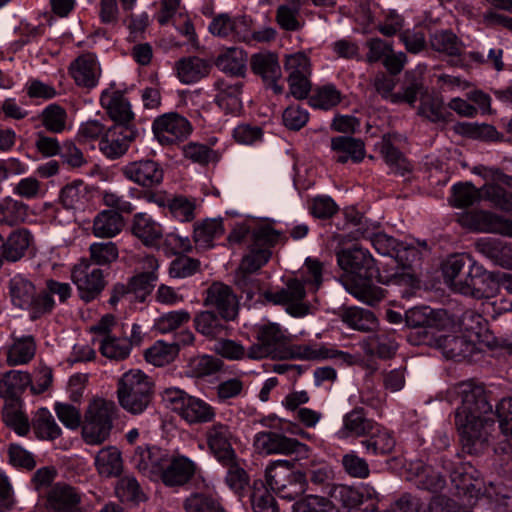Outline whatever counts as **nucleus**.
Listing matches in <instances>:
<instances>
[{
	"mask_svg": "<svg viewBox=\"0 0 512 512\" xmlns=\"http://www.w3.org/2000/svg\"><path fill=\"white\" fill-rule=\"evenodd\" d=\"M157 274L154 271L143 272L130 278L128 285L134 299V302H144L152 292Z\"/></svg>",
	"mask_w": 512,
	"mask_h": 512,
	"instance_id": "nucleus-57",
	"label": "nucleus"
},
{
	"mask_svg": "<svg viewBox=\"0 0 512 512\" xmlns=\"http://www.w3.org/2000/svg\"><path fill=\"white\" fill-rule=\"evenodd\" d=\"M117 395L124 410L133 415L141 414L152 402L154 382L141 370H129L118 381Z\"/></svg>",
	"mask_w": 512,
	"mask_h": 512,
	"instance_id": "nucleus-4",
	"label": "nucleus"
},
{
	"mask_svg": "<svg viewBox=\"0 0 512 512\" xmlns=\"http://www.w3.org/2000/svg\"><path fill=\"white\" fill-rule=\"evenodd\" d=\"M292 466L287 460H278L266 468L268 486L279 498L287 501L298 499L307 488L306 474L294 471Z\"/></svg>",
	"mask_w": 512,
	"mask_h": 512,
	"instance_id": "nucleus-6",
	"label": "nucleus"
},
{
	"mask_svg": "<svg viewBox=\"0 0 512 512\" xmlns=\"http://www.w3.org/2000/svg\"><path fill=\"white\" fill-rule=\"evenodd\" d=\"M152 130L161 144H172L186 138L191 132V125L185 117L170 112L157 117Z\"/></svg>",
	"mask_w": 512,
	"mask_h": 512,
	"instance_id": "nucleus-16",
	"label": "nucleus"
},
{
	"mask_svg": "<svg viewBox=\"0 0 512 512\" xmlns=\"http://www.w3.org/2000/svg\"><path fill=\"white\" fill-rule=\"evenodd\" d=\"M475 282L471 297L476 299L491 298L499 290L500 272H489L480 265V269H476Z\"/></svg>",
	"mask_w": 512,
	"mask_h": 512,
	"instance_id": "nucleus-45",
	"label": "nucleus"
},
{
	"mask_svg": "<svg viewBox=\"0 0 512 512\" xmlns=\"http://www.w3.org/2000/svg\"><path fill=\"white\" fill-rule=\"evenodd\" d=\"M86 192L84 182L75 180L62 188L60 202L66 209H77L84 204Z\"/></svg>",
	"mask_w": 512,
	"mask_h": 512,
	"instance_id": "nucleus-59",
	"label": "nucleus"
},
{
	"mask_svg": "<svg viewBox=\"0 0 512 512\" xmlns=\"http://www.w3.org/2000/svg\"><path fill=\"white\" fill-rule=\"evenodd\" d=\"M227 321L214 311L206 310L198 313L194 318L196 330L207 337H217L226 329Z\"/></svg>",
	"mask_w": 512,
	"mask_h": 512,
	"instance_id": "nucleus-49",
	"label": "nucleus"
},
{
	"mask_svg": "<svg viewBox=\"0 0 512 512\" xmlns=\"http://www.w3.org/2000/svg\"><path fill=\"white\" fill-rule=\"evenodd\" d=\"M31 241V234L26 229H16L2 243V260L9 262L19 261L27 251Z\"/></svg>",
	"mask_w": 512,
	"mask_h": 512,
	"instance_id": "nucleus-43",
	"label": "nucleus"
},
{
	"mask_svg": "<svg viewBox=\"0 0 512 512\" xmlns=\"http://www.w3.org/2000/svg\"><path fill=\"white\" fill-rule=\"evenodd\" d=\"M342 320L349 327L362 332H374L378 327L374 313L359 307L346 308L342 313Z\"/></svg>",
	"mask_w": 512,
	"mask_h": 512,
	"instance_id": "nucleus-46",
	"label": "nucleus"
},
{
	"mask_svg": "<svg viewBox=\"0 0 512 512\" xmlns=\"http://www.w3.org/2000/svg\"><path fill=\"white\" fill-rule=\"evenodd\" d=\"M406 479L413 482L419 489L433 493L440 492L446 485L445 478L422 461L410 463L406 472Z\"/></svg>",
	"mask_w": 512,
	"mask_h": 512,
	"instance_id": "nucleus-23",
	"label": "nucleus"
},
{
	"mask_svg": "<svg viewBox=\"0 0 512 512\" xmlns=\"http://www.w3.org/2000/svg\"><path fill=\"white\" fill-rule=\"evenodd\" d=\"M122 172L127 179L146 188L160 185L164 177L161 164L151 159L130 162L123 167Z\"/></svg>",
	"mask_w": 512,
	"mask_h": 512,
	"instance_id": "nucleus-21",
	"label": "nucleus"
},
{
	"mask_svg": "<svg viewBox=\"0 0 512 512\" xmlns=\"http://www.w3.org/2000/svg\"><path fill=\"white\" fill-rule=\"evenodd\" d=\"M487 321L476 311H465L459 321V327L462 334L469 338H473L479 343L483 333L486 331Z\"/></svg>",
	"mask_w": 512,
	"mask_h": 512,
	"instance_id": "nucleus-54",
	"label": "nucleus"
},
{
	"mask_svg": "<svg viewBox=\"0 0 512 512\" xmlns=\"http://www.w3.org/2000/svg\"><path fill=\"white\" fill-rule=\"evenodd\" d=\"M293 512H339L329 499L310 495L293 505Z\"/></svg>",
	"mask_w": 512,
	"mask_h": 512,
	"instance_id": "nucleus-64",
	"label": "nucleus"
},
{
	"mask_svg": "<svg viewBox=\"0 0 512 512\" xmlns=\"http://www.w3.org/2000/svg\"><path fill=\"white\" fill-rule=\"evenodd\" d=\"M341 101V93L334 85H324L315 90L309 98V104L314 108L331 109Z\"/></svg>",
	"mask_w": 512,
	"mask_h": 512,
	"instance_id": "nucleus-61",
	"label": "nucleus"
},
{
	"mask_svg": "<svg viewBox=\"0 0 512 512\" xmlns=\"http://www.w3.org/2000/svg\"><path fill=\"white\" fill-rule=\"evenodd\" d=\"M205 306L215 308L218 314L226 321H233L238 316L239 304L231 287L214 282L206 290Z\"/></svg>",
	"mask_w": 512,
	"mask_h": 512,
	"instance_id": "nucleus-17",
	"label": "nucleus"
},
{
	"mask_svg": "<svg viewBox=\"0 0 512 512\" xmlns=\"http://www.w3.org/2000/svg\"><path fill=\"white\" fill-rule=\"evenodd\" d=\"M333 355V349L317 343L289 344L287 359L324 360Z\"/></svg>",
	"mask_w": 512,
	"mask_h": 512,
	"instance_id": "nucleus-51",
	"label": "nucleus"
},
{
	"mask_svg": "<svg viewBox=\"0 0 512 512\" xmlns=\"http://www.w3.org/2000/svg\"><path fill=\"white\" fill-rule=\"evenodd\" d=\"M95 467L103 477H118L123 470L121 452L114 446L102 448L95 456Z\"/></svg>",
	"mask_w": 512,
	"mask_h": 512,
	"instance_id": "nucleus-40",
	"label": "nucleus"
},
{
	"mask_svg": "<svg viewBox=\"0 0 512 512\" xmlns=\"http://www.w3.org/2000/svg\"><path fill=\"white\" fill-rule=\"evenodd\" d=\"M169 455L158 447L138 446L132 456L133 465L144 475L159 476Z\"/></svg>",
	"mask_w": 512,
	"mask_h": 512,
	"instance_id": "nucleus-25",
	"label": "nucleus"
},
{
	"mask_svg": "<svg viewBox=\"0 0 512 512\" xmlns=\"http://www.w3.org/2000/svg\"><path fill=\"white\" fill-rule=\"evenodd\" d=\"M117 407L114 402L104 399L91 401L84 414L82 437L89 445H100L105 442L113 428Z\"/></svg>",
	"mask_w": 512,
	"mask_h": 512,
	"instance_id": "nucleus-5",
	"label": "nucleus"
},
{
	"mask_svg": "<svg viewBox=\"0 0 512 512\" xmlns=\"http://www.w3.org/2000/svg\"><path fill=\"white\" fill-rule=\"evenodd\" d=\"M131 232L145 246H157L163 236L161 225L146 213H137L133 216Z\"/></svg>",
	"mask_w": 512,
	"mask_h": 512,
	"instance_id": "nucleus-34",
	"label": "nucleus"
},
{
	"mask_svg": "<svg viewBox=\"0 0 512 512\" xmlns=\"http://www.w3.org/2000/svg\"><path fill=\"white\" fill-rule=\"evenodd\" d=\"M31 426L36 437L40 440L53 441L62 434L61 427L57 424L52 413L45 407L36 411Z\"/></svg>",
	"mask_w": 512,
	"mask_h": 512,
	"instance_id": "nucleus-41",
	"label": "nucleus"
},
{
	"mask_svg": "<svg viewBox=\"0 0 512 512\" xmlns=\"http://www.w3.org/2000/svg\"><path fill=\"white\" fill-rule=\"evenodd\" d=\"M69 73L78 86L91 89L98 84L100 68L96 57L87 53L70 64Z\"/></svg>",
	"mask_w": 512,
	"mask_h": 512,
	"instance_id": "nucleus-28",
	"label": "nucleus"
},
{
	"mask_svg": "<svg viewBox=\"0 0 512 512\" xmlns=\"http://www.w3.org/2000/svg\"><path fill=\"white\" fill-rule=\"evenodd\" d=\"M361 346L367 355L389 359L396 353L398 344L393 334L374 331L362 340Z\"/></svg>",
	"mask_w": 512,
	"mask_h": 512,
	"instance_id": "nucleus-33",
	"label": "nucleus"
},
{
	"mask_svg": "<svg viewBox=\"0 0 512 512\" xmlns=\"http://www.w3.org/2000/svg\"><path fill=\"white\" fill-rule=\"evenodd\" d=\"M289 344V338L277 324L265 325L258 331L257 342L247 350V357L253 360L287 359Z\"/></svg>",
	"mask_w": 512,
	"mask_h": 512,
	"instance_id": "nucleus-8",
	"label": "nucleus"
},
{
	"mask_svg": "<svg viewBox=\"0 0 512 512\" xmlns=\"http://www.w3.org/2000/svg\"><path fill=\"white\" fill-rule=\"evenodd\" d=\"M205 438L209 451L221 464L229 463L236 456L231 443L233 434L228 425L212 424L206 429Z\"/></svg>",
	"mask_w": 512,
	"mask_h": 512,
	"instance_id": "nucleus-18",
	"label": "nucleus"
},
{
	"mask_svg": "<svg viewBox=\"0 0 512 512\" xmlns=\"http://www.w3.org/2000/svg\"><path fill=\"white\" fill-rule=\"evenodd\" d=\"M246 62L247 54L240 48L232 47L216 58L215 65L230 76L243 77L246 72Z\"/></svg>",
	"mask_w": 512,
	"mask_h": 512,
	"instance_id": "nucleus-42",
	"label": "nucleus"
},
{
	"mask_svg": "<svg viewBox=\"0 0 512 512\" xmlns=\"http://www.w3.org/2000/svg\"><path fill=\"white\" fill-rule=\"evenodd\" d=\"M440 461L443 469L448 472L458 494L471 499H478L484 494V482L481 473L471 464L454 463L445 457H442Z\"/></svg>",
	"mask_w": 512,
	"mask_h": 512,
	"instance_id": "nucleus-9",
	"label": "nucleus"
},
{
	"mask_svg": "<svg viewBox=\"0 0 512 512\" xmlns=\"http://www.w3.org/2000/svg\"><path fill=\"white\" fill-rule=\"evenodd\" d=\"M44 127L53 133H61L66 126L67 113L57 104L48 105L41 114Z\"/></svg>",
	"mask_w": 512,
	"mask_h": 512,
	"instance_id": "nucleus-63",
	"label": "nucleus"
},
{
	"mask_svg": "<svg viewBox=\"0 0 512 512\" xmlns=\"http://www.w3.org/2000/svg\"><path fill=\"white\" fill-rule=\"evenodd\" d=\"M140 134L137 126L113 124L100 138L99 149L107 158L118 159L128 151L130 143Z\"/></svg>",
	"mask_w": 512,
	"mask_h": 512,
	"instance_id": "nucleus-10",
	"label": "nucleus"
},
{
	"mask_svg": "<svg viewBox=\"0 0 512 512\" xmlns=\"http://www.w3.org/2000/svg\"><path fill=\"white\" fill-rule=\"evenodd\" d=\"M418 115L430 122H448L452 115L444 106L443 100L434 95H422L418 107Z\"/></svg>",
	"mask_w": 512,
	"mask_h": 512,
	"instance_id": "nucleus-47",
	"label": "nucleus"
},
{
	"mask_svg": "<svg viewBox=\"0 0 512 512\" xmlns=\"http://www.w3.org/2000/svg\"><path fill=\"white\" fill-rule=\"evenodd\" d=\"M331 496L338 500L343 507L351 510L358 508L365 501L375 499L377 492L369 485L359 487L337 485L332 489Z\"/></svg>",
	"mask_w": 512,
	"mask_h": 512,
	"instance_id": "nucleus-32",
	"label": "nucleus"
},
{
	"mask_svg": "<svg viewBox=\"0 0 512 512\" xmlns=\"http://www.w3.org/2000/svg\"><path fill=\"white\" fill-rule=\"evenodd\" d=\"M131 349V341L128 338L106 335L101 340V354L112 360L120 361L126 359L130 355Z\"/></svg>",
	"mask_w": 512,
	"mask_h": 512,
	"instance_id": "nucleus-52",
	"label": "nucleus"
},
{
	"mask_svg": "<svg viewBox=\"0 0 512 512\" xmlns=\"http://www.w3.org/2000/svg\"><path fill=\"white\" fill-rule=\"evenodd\" d=\"M280 233L268 225L252 230L248 253L245 254L237 269L255 273L268 263L272 256L271 248L276 245Z\"/></svg>",
	"mask_w": 512,
	"mask_h": 512,
	"instance_id": "nucleus-7",
	"label": "nucleus"
},
{
	"mask_svg": "<svg viewBox=\"0 0 512 512\" xmlns=\"http://www.w3.org/2000/svg\"><path fill=\"white\" fill-rule=\"evenodd\" d=\"M81 497L76 489L66 483H56L46 494L45 507L51 512H78Z\"/></svg>",
	"mask_w": 512,
	"mask_h": 512,
	"instance_id": "nucleus-22",
	"label": "nucleus"
},
{
	"mask_svg": "<svg viewBox=\"0 0 512 512\" xmlns=\"http://www.w3.org/2000/svg\"><path fill=\"white\" fill-rule=\"evenodd\" d=\"M31 383L30 375L21 370H10L2 375V421L19 436L30 431V421L23 410L21 395Z\"/></svg>",
	"mask_w": 512,
	"mask_h": 512,
	"instance_id": "nucleus-3",
	"label": "nucleus"
},
{
	"mask_svg": "<svg viewBox=\"0 0 512 512\" xmlns=\"http://www.w3.org/2000/svg\"><path fill=\"white\" fill-rule=\"evenodd\" d=\"M35 354V343L31 336L17 340L7 352V363L11 366L28 363Z\"/></svg>",
	"mask_w": 512,
	"mask_h": 512,
	"instance_id": "nucleus-58",
	"label": "nucleus"
},
{
	"mask_svg": "<svg viewBox=\"0 0 512 512\" xmlns=\"http://www.w3.org/2000/svg\"><path fill=\"white\" fill-rule=\"evenodd\" d=\"M381 153L386 162L396 173L404 175L405 172L410 171V163L406 160L403 153L396 148L386 136L383 137Z\"/></svg>",
	"mask_w": 512,
	"mask_h": 512,
	"instance_id": "nucleus-62",
	"label": "nucleus"
},
{
	"mask_svg": "<svg viewBox=\"0 0 512 512\" xmlns=\"http://www.w3.org/2000/svg\"><path fill=\"white\" fill-rule=\"evenodd\" d=\"M215 86L218 93L215 98L216 104L226 114L238 115L242 110V88L240 80L219 79Z\"/></svg>",
	"mask_w": 512,
	"mask_h": 512,
	"instance_id": "nucleus-24",
	"label": "nucleus"
},
{
	"mask_svg": "<svg viewBox=\"0 0 512 512\" xmlns=\"http://www.w3.org/2000/svg\"><path fill=\"white\" fill-rule=\"evenodd\" d=\"M221 219H207L194 228V241L201 248L213 246V240L224 234Z\"/></svg>",
	"mask_w": 512,
	"mask_h": 512,
	"instance_id": "nucleus-50",
	"label": "nucleus"
},
{
	"mask_svg": "<svg viewBox=\"0 0 512 512\" xmlns=\"http://www.w3.org/2000/svg\"><path fill=\"white\" fill-rule=\"evenodd\" d=\"M360 443L367 454L378 456L390 454L394 450L396 441L388 430L376 423Z\"/></svg>",
	"mask_w": 512,
	"mask_h": 512,
	"instance_id": "nucleus-37",
	"label": "nucleus"
},
{
	"mask_svg": "<svg viewBox=\"0 0 512 512\" xmlns=\"http://www.w3.org/2000/svg\"><path fill=\"white\" fill-rule=\"evenodd\" d=\"M472 264V260L469 256L453 255L449 257L443 265V275L445 281L449 283L454 289L457 285V281L463 276L465 268Z\"/></svg>",
	"mask_w": 512,
	"mask_h": 512,
	"instance_id": "nucleus-60",
	"label": "nucleus"
},
{
	"mask_svg": "<svg viewBox=\"0 0 512 512\" xmlns=\"http://www.w3.org/2000/svg\"><path fill=\"white\" fill-rule=\"evenodd\" d=\"M194 473L193 463L186 457H167L159 477L166 486H181L189 481Z\"/></svg>",
	"mask_w": 512,
	"mask_h": 512,
	"instance_id": "nucleus-29",
	"label": "nucleus"
},
{
	"mask_svg": "<svg viewBox=\"0 0 512 512\" xmlns=\"http://www.w3.org/2000/svg\"><path fill=\"white\" fill-rule=\"evenodd\" d=\"M331 150L336 162L345 164L349 160L361 162L365 157V144L361 139L350 136H337L331 139Z\"/></svg>",
	"mask_w": 512,
	"mask_h": 512,
	"instance_id": "nucleus-30",
	"label": "nucleus"
},
{
	"mask_svg": "<svg viewBox=\"0 0 512 512\" xmlns=\"http://www.w3.org/2000/svg\"><path fill=\"white\" fill-rule=\"evenodd\" d=\"M178 355L177 344L157 341L146 350L145 359L154 366L162 367L171 363Z\"/></svg>",
	"mask_w": 512,
	"mask_h": 512,
	"instance_id": "nucleus-55",
	"label": "nucleus"
},
{
	"mask_svg": "<svg viewBox=\"0 0 512 512\" xmlns=\"http://www.w3.org/2000/svg\"><path fill=\"white\" fill-rule=\"evenodd\" d=\"M174 410L189 424H202L213 421L215 409L206 401L191 396L185 398L182 406H175Z\"/></svg>",
	"mask_w": 512,
	"mask_h": 512,
	"instance_id": "nucleus-31",
	"label": "nucleus"
},
{
	"mask_svg": "<svg viewBox=\"0 0 512 512\" xmlns=\"http://www.w3.org/2000/svg\"><path fill=\"white\" fill-rule=\"evenodd\" d=\"M478 253L491 260L495 265L512 268V243L498 238L483 237L474 243Z\"/></svg>",
	"mask_w": 512,
	"mask_h": 512,
	"instance_id": "nucleus-26",
	"label": "nucleus"
},
{
	"mask_svg": "<svg viewBox=\"0 0 512 512\" xmlns=\"http://www.w3.org/2000/svg\"><path fill=\"white\" fill-rule=\"evenodd\" d=\"M376 422L367 417L362 407H355L343 417V427L339 431L342 438L365 437Z\"/></svg>",
	"mask_w": 512,
	"mask_h": 512,
	"instance_id": "nucleus-35",
	"label": "nucleus"
},
{
	"mask_svg": "<svg viewBox=\"0 0 512 512\" xmlns=\"http://www.w3.org/2000/svg\"><path fill=\"white\" fill-rule=\"evenodd\" d=\"M124 227L122 215L113 209L99 212L93 221V234L96 237L112 238L119 234Z\"/></svg>",
	"mask_w": 512,
	"mask_h": 512,
	"instance_id": "nucleus-38",
	"label": "nucleus"
},
{
	"mask_svg": "<svg viewBox=\"0 0 512 512\" xmlns=\"http://www.w3.org/2000/svg\"><path fill=\"white\" fill-rule=\"evenodd\" d=\"M484 198L483 187L475 188L471 183H458L452 188L450 203L456 208H466Z\"/></svg>",
	"mask_w": 512,
	"mask_h": 512,
	"instance_id": "nucleus-53",
	"label": "nucleus"
},
{
	"mask_svg": "<svg viewBox=\"0 0 512 512\" xmlns=\"http://www.w3.org/2000/svg\"><path fill=\"white\" fill-rule=\"evenodd\" d=\"M254 446L260 453L267 455L296 454L300 458H305L309 452L306 444L272 431H263L256 434Z\"/></svg>",
	"mask_w": 512,
	"mask_h": 512,
	"instance_id": "nucleus-12",
	"label": "nucleus"
},
{
	"mask_svg": "<svg viewBox=\"0 0 512 512\" xmlns=\"http://www.w3.org/2000/svg\"><path fill=\"white\" fill-rule=\"evenodd\" d=\"M443 311L434 310L428 306L413 307L405 313L406 326L413 329H422L418 332L419 338L412 340V335L409 340L415 344H428L430 343V335H434V330H439L443 318Z\"/></svg>",
	"mask_w": 512,
	"mask_h": 512,
	"instance_id": "nucleus-13",
	"label": "nucleus"
},
{
	"mask_svg": "<svg viewBox=\"0 0 512 512\" xmlns=\"http://www.w3.org/2000/svg\"><path fill=\"white\" fill-rule=\"evenodd\" d=\"M477 342L465 334H445L435 337V345L441 349L447 359L464 361L473 357L480 350Z\"/></svg>",
	"mask_w": 512,
	"mask_h": 512,
	"instance_id": "nucleus-19",
	"label": "nucleus"
},
{
	"mask_svg": "<svg viewBox=\"0 0 512 512\" xmlns=\"http://www.w3.org/2000/svg\"><path fill=\"white\" fill-rule=\"evenodd\" d=\"M175 68L179 80L184 84L198 82L208 76L211 70V64L200 57L189 56L179 59Z\"/></svg>",
	"mask_w": 512,
	"mask_h": 512,
	"instance_id": "nucleus-36",
	"label": "nucleus"
},
{
	"mask_svg": "<svg viewBox=\"0 0 512 512\" xmlns=\"http://www.w3.org/2000/svg\"><path fill=\"white\" fill-rule=\"evenodd\" d=\"M100 101L114 124L136 126L130 102L122 91L103 92Z\"/></svg>",
	"mask_w": 512,
	"mask_h": 512,
	"instance_id": "nucleus-27",
	"label": "nucleus"
},
{
	"mask_svg": "<svg viewBox=\"0 0 512 512\" xmlns=\"http://www.w3.org/2000/svg\"><path fill=\"white\" fill-rule=\"evenodd\" d=\"M430 44L435 51L449 56H459L461 54V41L451 30L435 32L430 37Z\"/></svg>",
	"mask_w": 512,
	"mask_h": 512,
	"instance_id": "nucleus-56",
	"label": "nucleus"
},
{
	"mask_svg": "<svg viewBox=\"0 0 512 512\" xmlns=\"http://www.w3.org/2000/svg\"><path fill=\"white\" fill-rule=\"evenodd\" d=\"M455 393L461 399V405L455 411V425L462 451L479 456L488 451L494 439L496 420L505 440L495 447L496 453L512 452V398H504L496 404L492 393L472 380L463 381L455 386Z\"/></svg>",
	"mask_w": 512,
	"mask_h": 512,
	"instance_id": "nucleus-1",
	"label": "nucleus"
},
{
	"mask_svg": "<svg viewBox=\"0 0 512 512\" xmlns=\"http://www.w3.org/2000/svg\"><path fill=\"white\" fill-rule=\"evenodd\" d=\"M186 512H226L219 497L210 492L191 493L183 502Z\"/></svg>",
	"mask_w": 512,
	"mask_h": 512,
	"instance_id": "nucleus-44",
	"label": "nucleus"
},
{
	"mask_svg": "<svg viewBox=\"0 0 512 512\" xmlns=\"http://www.w3.org/2000/svg\"><path fill=\"white\" fill-rule=\"evenodd\" d=\"M337 261L341 269L348 273L344 280L345 289L359 301L375 306L385 297V290L373 283L377 281L382 284L396 282L397 275L382 277L375 266V260L367 249L354 245L337 252Z\"/></svg>",
	"mask_w": 512,
	"mask_h": 512,
	"instance_id": "nucleus-2",
	"label": "nucleus"
},
{
	"mask_svg": "<svg viewBox=\"0 0 512 512\" xmlns=\"http://www.w3.org/2000/svg\"><path fill=\"white\" fill-rule=\"evenodd\" d=\"M251 70L261 77L263 82L273 90L275 94L283 92V86L278 84L282 76L278 57L272 52H259L253 54L250 59Z\"/></svg>",
	"mask_w": 512,
	"mask_h": 512,
	"instance_id": "nucleus-20",
	"label": "nucleus"
},
{
	"mask_svg": "<svg viewBox=\"0 0 512 512\" xmlns=\"http://www.w3.org/2000/svg\"><path fill=\"white\" fill-rule=\"evenodd\" d=\"M35 285L21 274L15 275L8 283V295L11 303L20 309H26L32 303Z\"/></svg>",
	"mask_w": 512,
	"mask_h": 512,
	"instance_id": "nucleus-39",
	"label": "nucleus"
},
{
	"mask_svg": "<svg viewBox=\"0 0 512 512\" xmlns=\"http://www.w3.org/2000/svg\"><path fill=\"white\" fill-rule=\"evenodd\" d=\"M460 223L470 230L512 237V220L488 211H472L460 218Z\"/></svg>",
	"mask_w": 512,
	"mask_h": 512,
	"instance_id": "nucleus-15",
	"label": "nucleus"
},
{
	"mask_svg": "<svg viewBox=\"0 0 512 512\" xmlns=\"http://www.w3.org/2000/svg\"><path fill=\"white\" fill-rule=\"evenodd\" d=\"M267 301L286 306V311L294 317H303L308 313V305L304 303L306 291L304 284L298 279H291L286 287L276 292H265Z\"/></svg>",
	"mask_w": 512,
	"mask_h": 512,
	"instance_id": "nucleus-14",
	"label": "nucleus"
},
{
	"mask_svg": "<svg viewBox=\"0 0 512 512\" xmlns=\"http://www.w3.org/2000/svg\"><path fill=\"white\" fill-rule=\"evenodd\" d=\"M223 361L215 356L201 355L188 361L185 373L188 377L203 378L220 371Z\"/></svg>",
	"mask_w": 512,
	"mask_h": 512,
	"instance_id": "nucleus-48",
	"label": "nucleus"
},
{
	"mask_svg": "<svg viewBox=\"0 0 512 512\" xmlns=\"http://www.w3.org/2000/svg\"><path fill=\"white\" fill-rule=\"evenodd\" d=\"M71 278L86 302L95 299L105 287L102 270L85 259L73 267Z\"/></svg>",
	"mask_w": 512,
	"mask_h": 512,
	"instance_id": "nucleus-11",
	"label": "nucleus"
}]
</instances>
